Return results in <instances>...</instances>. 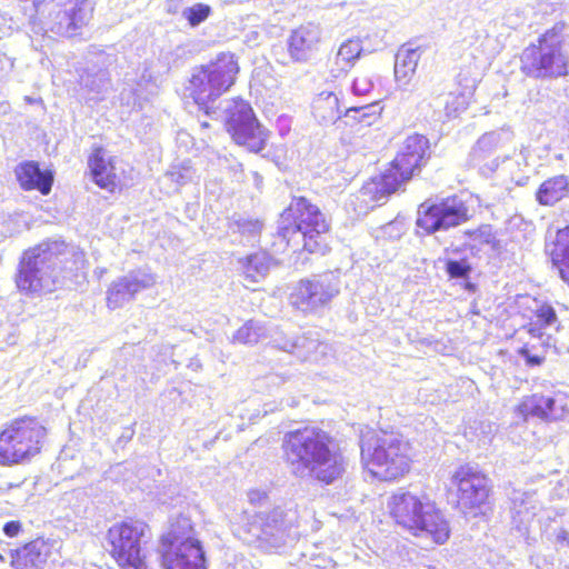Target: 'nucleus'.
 <instances>
[{"mask_svg": "<svg viewBox=\"0 0 569 569\" xmlns=\"http://www.w3.org/2000/svg\"><path fill=\"white\" fill-rule=\"evenodd\" d=\"M341 281L336 272H325L301 279L293 288L290 300L305 313H317L327 308L340 292Z\"/></svg>", "mask_w": 569, "mask_h": 569, "instance_id": "obj_13", "label": "nucleus"}, {"mask_svg": "<svg viewBox=\"0 0 569 569\" xmlns=\"http://www.w3.org/2000/svg\"><path fill=\"white\" fill-rule=\"evenodd\" d=\"M566 569H569V566H567Z\"/></svg>", "mask_w": 569, "mask_h": 569, "instance_id": "obj_54", "label": "nucleus"}, {"mask_svg": "<svg viewBox=\"0 0 569 569\" xmlns=\"http://www.w3.org/2000/svg\"><path fill=\"white\" fill-rule=\"evenodd\" d=\"M72 256L61 240H48L26 250L20 259L16 283L27 295L54 291L62 284L66 263Z\"/></svg>", "mask_w": 569, "mask_h": 569, "instance_id": "obj_2", "label": "nucleus"}, {"mask_svg": "<svg viewBox=\"0 0 569 569\" xmlns=\"http://www.w3.org/2000/svg\"><path fill=\"white\" fill-rule=\"evenodd\" d=\"M167 177L178 186H183L193 180L194 170L188 163H182L179 166H173L167 172Z\"/></svg>", "mask_w": 569, "mask_h": 569, "instance_id": "obj_41", "label": "nucleus"}, {"mask_svg": "<svg viewBox=\"0 0 569 569\" xmlns=\"http://www.w3.org/2000/svg\"><path fill=\"white\" fill-rule=\"evenodd\" d=\"M277 339H278L281 343H284V342H286V341H288V340H295V339H296V337H287V336L282 335V333H279L278 336L273 337V339H272L273 347H276V348H278V347H277V345H276V340H277Z\"/></svg>", "mask_w": 569, "mask_h": 569, "instance_id": "obj_48", "label": "nucleus"}, {"mask_svg": "<svg viewBox=\"0 0 569 569\" xmlns=\"http://www.w3.org/2000/svg\"><path fill=\"white\" fill-rule=\"evenodd\" d=\"M446 271L451 279L466 280L469 278L472 267L467 258L458 260L448 259L446 262Z\"/></svg>", "mask_w": 569, "mask_h": 569, "instance_id": "obj_40", "label": "nucleus"}, {"mask_svg": "<svg viewBox=\"0 0 569 569\" xmlns=\"http://www.w3.org/2000/svg\"><path fill=\"white\" fill-rule=\"evenodd\" d=\"M109 81V73L104 69H86L79 76L80 87L94 94H100L106 91Z\"/></svg>", "mask_w": 569, "mask_h": 569, "instance_id": "obj_35", "label": "nucleus"}, {"mask_svg": "<svg viewBox=\"0 0 569 569\" xmlns=\"http://www.w3.org/2000/svg\"><path fill=\"white\" fill-rule=\"evenodd\" d=\"M546 251L560 278L569 286V226L557 231L555 241L547 243Z\"/></svg>", "mask_w": 569, "mask_h": 569, "instance_id": "obj_27", "label": "nucleus"}, {"mask_svg": "<svg viewBox=\"0 0 569 569\" xmlns=\"http://www.w3.org/2000/svg\"><path fill=\"white\" fill-rule=\"evenodd\" d=\"M517 412L525 420L529 418L547 422L563 420L569 415V396L560 390L532 393L522 398Z\"/></svg>", "mask_w": 569, "mask_h": 569, "instance_id": "obj_16", "label": "nucleus"}, {"mask_svg": "<svg viewBox=\"0 0 569 569\" xmlns=\"http://www.w3.org/2000/svg\"><path fill=\"white\" fill-rule=\"evenodd\" d=\"M111 552L118 563L124 569H149L143 553L144 546L151 539L147 523L138 520H127L113 525L108 531Z\"/></svg>", "mask_w": 569, "mask_h": 569, "instance_id": "obj_11", "label": "nucleus"}, {"mask_svg": "<svg viewBox=\"0 0 569 569\" xmlns=\"http://www.w3.org/2000/svg\"><path fill=\"white\" fill-rule=\"evenodd\" d=\"M569 196V179L558 174L545 180L536 191V200L541 206H553Z\"/></svg>", "mask_w": 569, "mask_h": 569, "instance_id": "obj_30", "label": "nucleus"}, {"mask_svg": "<svg viewBox=\"0 0 569 569\" xmlns=\"http://www.w3.org/2000/svg\"><path fill=\"white\" fill-rule=\"evenodd\" d=\"M559 329V321L556 311L550 306H542L529 323L528 332L533 339H537L542 347L550 348L556 346L553 332Z\"/></svg>", "mask_w": 569, "mask_h": 569, "instance_id": "obj_24", "label": "nucleus"}, {"mask_svg": "<svg viewBox=\"0 0 569 569\" xmlns=\"http://www.w3.org/2000/svg\"><path fill=\"white\" fill-rule=\"evenodd\" d=\"M46 429L34 419H17L0 431V466L29 461L41 450Z\"/></svg>", "mask_w": 569, "mask_h": 569, "instance_id": "obj_10", "label": "nucleus"}, {"mask_svg": "<svg viewBox=\"0 0 569 569\" xmlns=\"http://www.w3.org/2000/svg\"><path fill=\"white\" fill-rule=\"evenodd\" d=\"M224 111L227 130L237 144L256 153L264 149L269 131L259 123L248 102L243 100L227 102Z\"/></svg>", "mask_w": 569, "mask_h": 569, "instance_id": "obj_14", "label": "nucleus"}, {"mask_svg": "<svg viewBox=\"0 0 569 569\" xmlns=\"http://www.w3.org/2000/svg\"><path fill=\"white\" fill-rule=\"evenodd\" d=\"M469 236H476L477 231H468L467 232Z\"/></svg>", "mask_w": 569, "mask_h": 569, "instance_id": "obj_53", "label": "nucleus"}, {"mask_svg": "<svg viewBox=\"0 0 569 569\" xmlns=\"http://www.w3.org/2000/svg\"><path fill=\"white\" fill-rule=\"evenodd\" d=\"M365 468L383 481L395 480L409 470L408 443L396 433L368 429L360 437Z\"/></svg>", "mask_w": 569, "mask_h": 569, "instance_id": "obj_4", "label": "nucleus"}, {"mask_svg": "<svg viewBox=\"0 0 569 569\" xmlns=\"http://www.w3.org/2000/svg\"><path fill=\"white\" fill-rule=\"evenodd\" d=\"M563 118L566 122L569 124V106L563 111Z\"/></svg>", "mask_w": 569, "mask_h": 569, "instance_id": "obj_51", "label": "nucleus"}, {"mask_svg": "<svg viewBox=\"0 0 569 569\" xmlns=\"http://www.w3.org/2000/svg\"><path fill=\"white\" fill-rule=\"evenodd\" d=\"M420 59L418 49L401 48L395 57V77L400 84H408Z\"/></svg>", "mask_w": 569, "mask_h": 569, "instance_id": "obj_32", "label": "nucleus"}, {"mask_svg": "<svg viewBox=\"0 0 569 569\" xmlns=\"http://www.w3.org/2000/svg\"><path fill=\"white\" fill-rule=\"evenodd\" d=\"M157 281L156 276L148 269H136L116 279L107 291V305L118 309L132 301L138 293L150 289Z\"/></svg>", "mask_w": 569, "mask_h": 569, "instance_id": "obj_18", "label": "nucleus"}, {"mask_svg": "<svg viewBox=\"0 0 569 569\" xmlns=\"http://www.w3.org/2000/svg\"><path fill=\"white\" fill-rule=\"evenodd\" d=\"M555 541L560 546H569V532L562 528L556 532Z\"/></svg>", "mask_w": 569, "mask_h": 569, "instance_id": "obj_46", "label": "nucleus"}, {"mask_svg": "<svg viewBox=\"0 0 569 569\" xmlns=\"http://www.w3.org/2000/svg\"><path fill=\"white\" fill-rule=\"evenodd\" d=\"M276 345L278 349L292 353L302 361H317V353H322L327 348L326 345L319 342V340L311 335L296 337L295 340H288L284 343H281L277 339Z\"/></svg>", "mask_w": 569, "mask_h": 569, "instance_id": "obj_29", "label": "nucleus"}, {"mask_svg": "<svg viewBox=\"0 0 569 569\" xmlns=\"http://www.w3.org/2000/svg\"><path fill=\"white\" fill-rule=\"evenodd\" d=\"M260 532L257 537L270 543L272 547H279L286 541V523L283 511L279 508L273 509L263 517H260Z\"/></svg>", "mask_w": 569, "mask_h": 569, "instance_id": "obj_28", "label": "nucleus"}, {"mask_svg": "<svg viewBox=\"0 0 569 569\" xmlns=\"http://www.w3.org/2000/svg\"><path fill=\"white\" fill-rule=\"evenodd\" d=\"M88 166L93 181L102 189L113 191L117 187L114 159L107 151L97 147L88 159Z\"/></svg>", "mask_w": 569, "mask_h": 569, "instance_id": "obj_22", "label": "nucleus"}, {"mask_svg": "<svg viewBox=\"0 0 569 569\" xmlns=\"http://www.w3.org/2000/svg\"><path fill=\"white\" fill-rule=\"evenodd\" d=\"M362 52V46L358 39H348L345 41L337 53V61L342 62L341 69L350 68Z\"/></svg>", "mask_w": 569, "mask_h": 569, "instance_id": "obj_37", "label": "nucleus"}, {"mask_svg": "<svg viewBox=\"0 0 569 569\" xmlns=\"http://www.w3.org/2000/svg\"><path fill=\"white\" fill-rule=\"evenodd\" d=\"M282 450L287 467L296 478L331 485L346 471L336 439L320 428L306 427L287 432Z\"/></svg>", "mask_w": 569, "mask_h": 569, "instance_id": "obj_1", "label": "nucleus"}, {"mask_svg": "<svg viewBox=\"0 0 569 569\" xmlns=\"http://www.w3.org/2000/svg\"><path fill=\"white\" fill-rule=\"evenodd\" d=\"M156 93L157 84L153 81L152 76L144 70L137 82L126 83L120 92V101L121 104L131 109H142L143 104Z\"/></svg>", "mask_w": 569, "mask_h": 569, "instance_id": "obj_25", "label": "nucleus"}, {"mask_svg": "<svg viewBox=\"0 0 569 569\" xmlns=\"http://www.w3.org/2000/svg\"><path fill=\"white\" fill-rule=\"evenodd\" d=\"M393 229H396V224L395 223H389V224L383 227V232L391 234Z\"/></svg>", "mask_w": 569, "mask_h": 569, "instance_id": "obj_49", "label": "nucleus"}, {"mask_svg": "<svg viewBox=\"0 0 569 569\" xmlns=\"http://www.w3.org/2000/svg\"><path fill=\"white\" fill-rule=\"evenodd\" d=\"M429 150V141L422 134H411L401 144L396 158L373 182L377 200L388 197L420 171Z\"/></svg>", "mask_w": 569, "mask_h": 569, "instance_id": "obj_9", "label": "nucleus"}, {"mask_svg": "<svg viewBox=\"0 0 569 569\" xmlns=\"http://www.w3.org/2000/svg\"><path fill=\"white\" fill-rule=\"evenodd\" d=\"M211 12L212 9L209 4L199 2L183 8L181 16L188 21L190 27L194 28L206 21L210 17Z\"/></svg>", "mask_w": 569, "mask_h": 569, "instance_id": "obj_39", "label": "nucleus"}, {"mask_svg": "<svg viewBox=\"0 0 569 569\" xmlns=\"http://www.w3.org/2000/svg\"><path fill=\"white\" fill-rule=\"evenodd\" d=\"M382 110L381 101L375 100L363 106L351 104L346 107L343 116L352 122L370 127L380 120Z\"/></svg>", "mask_w": 569, "mask_h": 569, "instance_id": "obj_33", "label": "nucleus"}, {"mask_svg": "<svg viewBox=\"0 0 569 569\" xmlns=\"http://www.w3.org/2000/svg\"><path fill=\"white\" fill-rule=\"evenodd\" d=\"M452 483L457 487L458 505L462 510L480 508L489 497V479L469 465L456 470Z\"/></svg>", "mask_w": 569, "mask_h": 569, "instance_id": "obj_17", "label": "nucleus"}, {"mask_svg": "<svg viewBox=\"0 0 569 569\" xmlns=\"http://www.w3.org/2000/svg\"><path fill=\"white\" fill-rule=\"evenodd\" d=\"M266 335V329L258 321L250 320L237 330L233 339L240 343H257Z\"/></svg>", "mask_w": 569, "mask_h": 569, "instance_id": "obj_38", "label": "nucleus"}, {"mask_svg": "<svg viewBox=\"0 0 569 569\" xmlns=\"http://www.w3.org/2000/svg\"><path fill=\"white\" fill-rule=\"evenodd\" d=\"M2 530L7 537L13 538L20 533L22 530V525L20 521L11 520L4 523Z\"/></svg>", "mask_w": 569, "mask_h": 569, "instance_id": "obj_45", "label": "nucleus"}, {"mask_svg": "<svg viewBox=\"0 0 569 569\" xmlns=\"http://www.w3.org/2000/svg\"><path fill=\"white\" fill-rule=\"evenodd\" d=\"M511 140V132L499 130L487 132L481 136L470 152V161L479 171L489 176L497 170L500 164L499 157H492L495 152L506 142Z\"/></svg>", "mask_w": 569, "mask_h": 569, "instance_id": "obj_19", "label": "nucleus"}, {"mask_svg": "<svg viewBox=\"0 0 569 569\" xmlns=\"http://www.w3.org/2000/svg\"><path fill=\"white\" fill-rule=\"evenodd\" d=\"M234 170L239 169L240 171H242V164L237 162L234 166H233Z\"/></svg>", "mask_w": 569, "mask_h": 569, "instance_id": "obj_52", "label": "nucleus"}, {"mask_svg": "<svg viewBox=\"0 0 569 569\" xmlns=\"http://www.w3.org/2000/svg\"><path fill=\"white\" fill-rule=\"evenodd\" d=\"M511 502V513L517 526L528 523L535 516L536 499L535 495L513 489L509 496Z\"/></svg>", "mask_w": 569, "mask_h": 569, "instance_id": "obj_31", "label": "nucleus"}, {"mask_svg": "<svg viewBox=\"0 0 569 569\" xmlns=\"http://www.w3.org/2000/svg\"><path fill=\"white\" fill-rule=\"evenodd\" d=\"M14 174L24 190H38L42 194L51 191L53 176L48 170H41L36 161H23L14 169Z\"/></svg>", "mask_w": 569, "mask_h": 569, "instance_id": "obj_23", "label": "nucleus"}, {"mask_svg": "<svg viewBox=\"0 0 569 569\" xmlns=\"http://www.w3.org/2000/svg\"><path fill=\"white\" fill-rule=\"evenodd\" d=\"M521 71L535 79L558 78L568 73L569 56L566 48L563 24H556L541 34L537 43L523 49Z\"/></svg>", "mask_w": 569, "mask_h": 569, "instance_id": "obj_6", "label": "nucleus"}, {"mask_svg": "<svg viewBox=\"0 0 569 569\" xmlns=\"http://www.w3.org/2000/svg\"><path fill=\"white\" fill-rule=\"evenodd\" d=\"M330 224L325 213L305 197H293L278 222V236L287 246L309 253L323 256L329 246L327 233Z\"/></svg>", "mask_w": 569, "mask_h": 569, "instance_id": "obj_3", "label": "nucleus"}, {"mask_svg": "<svg viewBox=\"0 0 569 569\" xmlns=\"http://www.w3.org/2000/svg\"><path fill=\"white\" fill-rule=\"evenodd\" d=\"M519 353L525 359L526 363L530 367L540 366L545 360L543 355L531 353L530 348L528 346L521 348Z\"/></svg>", "mask_w": 569, "mask_h": 569, "instance_id": "obj_44", "label": "nucleus"}, {"mask_svg": "<svg viewBox=\"0 0 569 569\" xmlns=\"http://www.w3.org/2000/svg\"><path fill=\"white\" fill-rule=\"evenodd\" d=\"M321 40L322 29L319 23L301 24L287 39L288 54L295 62H307L316 57Z\"/></svg>", "mask_w": 569, "mask_h": 569, "instance_id": "obj_20", "label": "nucleus"}, {"mask_svg": "<svg viewBox=\"0 0 569 569\" xmlns=\"http://www.w3.org/2000/svg\"><path fill=\"white\" fill-rule=\"evenodd\" d=\"M262 227L263 224L260 220L242 217L234 218L229 222V229L231 232L239 233L247 242L254 241L259 237Z\"/></svg>", "mask_w": 569, "mask_h": 569, "instance_id": "obj_36", "label": "nucleus"}, {"mask_svg": "<svg viewBox=\"0 0 569 569\" xmlns=\"http://www.w3.org/2000/svg\"><path fill=\"white\" fill-rule=\"evenodd\" d=\"M342 107H347L345 100H341L335 92L322 91L313 100L312 112L319 123L329 124L341 118Z\"/></svg>", "mask_w": 569, "mask_h": 569, "instance_id": "obj_26", "label": "nucleus"}, {"mask_svg": "<svg viewBox=\"0 0 569 569\" xmlns=\"http://www.w3.org/2000/svg\"><path fill=\"white\" fill-rule=\"evenodd\" d=\"M271 263L272 258L264 251L248 256L243 263L244 278L249 282H259L268 274Z\"/></svg>", "mask_w": 569, "mask_h": 569, "instance_id": "obj_34", "label": "nucleus"}, {"mask_svg": "<svg viewBox=\"0 0 569 569\" xmlns=\"http://www.w3.org/2000/svg\"><path fill=\"white\" fill-rule=\"evenodd\" d=\"M50 547L42 539H36L18 548L9 550L10 565L14 569H41L47 562Z\"/></svg>", "mask_w": 569, "mask_h": 569, "instance_id": "obj_21", "label": "nucleus"}, {"mask_svg": "<svg viewBox=\"0 0 569 569\" xmlns=\"http://www.w3.org/2000/svg\"><path fill=\"white\" fill-rule=\"evenodd\" d=\"M445 104L446 116L448 118L457 117V114L466 109V101L463 97L449 93L439 100V104Z\"/></svg>", "mask_w": 569, "mask_h": 569, "instance_id": "obj_42", "label": "nucleus"}, {"mask_svg": "<svg viewBox=\"0 0 569 569\" xmlns=\"http://www.w3.org/2000/svg\"><path fill=\"white\" fill-rule=\"evenodd\" d=\"M238 72L234 54L222 52L213 61L193 70L188 87L190 96L207 114L214 113L211 103L229 90Z\"/></svg>", "mask_w": 569, "mask_h": 569, "instance_id": "obj_7", "label": "nucleus"}, {"mask_svg": "<svg viewBox=\"0 0 569 569\" xmlns=\"http://www.w3.org/2000/svg\"><path fill=\"white\" fill-rule=\"evenodd\" d=\"M159 555L164 569H206L204 551L188 517L180 516L161 537Z\"/></svg>", "mask_w": 569, "mask_h": 569, "instance_id": "obj_8", "label": "nucleus"}, {"mask_svg": "<svg viewBox=\"0 0 569 569\" xmlns=\"http://www.w3.org/2000/svg\"><path fill=\"white\" fill-rule=\"evenodd\" d=\"M388 507L396 522L417 537L431 538L443 543L449 538V525L441 512L428 499H420L411 492H396Z\"/></svg>", "mask_w": 569, "mask_h": 569, "instance_id": "obj_5", "label": "nucleus"}, {"mask_svg": "<svg viewBox=\"0 0 569 569\" xmlns=\"http://www.w3.org/2000/svg\"><path fill=\"white\" fill-rule=\"evenodd\" d=\"M468 208L458 197H450L440 202L426 201L418 208L416 226L427 234L457 227L469 218Z\"/></svg>", "mask_w": 569, "mask_h": 569, "instance_id": "obj_15", "label": "nucleus"}, {"mask_svg": "<svg viewBox=\"0 0 569 569\" xmlns=\"http://www.w3.org/2000/svg\"><path fill=\"white\" fill-rule=\"evenodd\" d=\"M61 569H98L97 566L89 563V565H77V563H68L63 565Z\"/></svg>", "mask_w": 569, "mask_h": 569, "instance_id": "obj_47", "label": "nucleus"}, {"mask_svg": "<svg viewBox=\"0 0 569 569\" xmlns=\"http://www.w3.org/2000/svg\"><path fill=\"white\" fill-rule=\"evenodd\" d=\"M37 13L44 19L42 21L44 32L73 37L91 19L92 6L89 0H68L64 3L52 0L43 3L41 9H37Z\"/></svg>", "mask_w": 569, "mask_h": 569, "instance_id": "obj_12", "label": "nucleus"}, {"mask_svg": "<svg viewBox=\"0 0 569 569\" xmlns=\"http://www.w3.org/2000/svg\"><path fill=\"white\" fill-rule=\"evenodd\" d=\"M9 551L7 552H0V563H4L8 560L10 561V557L8 556Z\"/></svg>", "mask_w": 569, "mask_h": 569, "instance_id": "obj_50", "label": "nucleus"}, {"mask_svg": "<svg viewBox=\"0 0 569 569\" xmlns=\"http://www.w3.org/2000/svg\"><path fill=\"white\" fill-rule=\"evenodd\" d=\"M373 90V80L369 74H360L352 81L351 92L356 97L369 96Z\"/></svg>", "mask_w": 569, "mask_h": 569, "instance_id": "obj_43", "label": "nucleus"}]
</instances>
